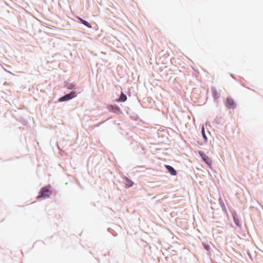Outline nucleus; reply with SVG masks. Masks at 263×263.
<instances>
[{
	"mask_svg": "<svg viewBox=\"0 0 263 263\" xmlns=\"http://www.w3.org/2000/svg\"><path fill=\"white\" fill-rule=\"evenodd\" d=\"M51 188V187L50 185H48L42 187L39 193V195L37 196V198L40 199L42 198H44L49 197L52 194Z\"/></svg>",
	"mask_w": 263,
	"mask_h": 263,
	"instance_id": "1",
	"label": "nucleus"
},
{
	"mask_svg": "<svg viewBox=\"0 0 263 263\" xmlns=\"http://www.w3.org/2000/svg\"><path fill=\"white\" fill-rule=\"evenodd\" d=\"M76 93L74 91H71L70 93L67 94L59 99V101L64 102L71 100L76 97Z\"/></svg>",
	"mask_w": 263,
	"mask_h": 263,
	"instance_id": "2",
	"label": "nucleus"
},
{
	"mask_svg": "<svg viewBox=\"0 0 263 263\" xmlns=\"http://www.w3.org/2000/svg\"><path fill=\"white\" fill-rule=\"evenodd\" d=\"M198 153L202 157L203 160L205 162V163H206L208 165V166L211 167L212 163V161L211 158L202 152L199 151Z\"/></svg>",
	"mask_w": 263,
	"mask_h": 263,
	"instance_id": "3",
	"label": "nucleus"
},
{
	"mask_svg": "<svg viewBox=\"0 0 263 263\" xmlns=\"http://www.w3.org/2000/svg\"><path fill=\"white\" fill-rule=\"evenodd\" d=\"M227 106L230 108H234L236 107V104L234 100L231 98H227Z\"/></svg>",
	"mask_w": 263,
	"mask_h": 263,
	"instance_id": "4",
	"label": "nucleus"
},
{
	"mask_svg": "<svg viewBox=\"0 0 263 263\" xmlns=\"http://www.w3.org/2000/svg\"><path fill=\"white\" fill-rule=\"evenodd\" d=\"M165 167L172 175L176 176L177 175L176 170L172 166L168 165H165Z\"/></svg>",
	"mask_w": 263,
	"mask_h": 263,
	"instance_id": "5",
	"label": "nucleus"
},
{
	"mask_svg": "<svg viewBox=\"0 0 263 263\" xmlns=\"http://www.w3.org/2000/svg\"><path fill=\"white\" fill-rule=\"evenodd\" d=\"M125 186L126 187H130L133 186V182L131 180H130L127 177H125Z\"/></svg>",
	"mask_w": 263,
	"mask_h": 263,
	"instance_id": "6",
	"label": "nucleus"
},
{
	"mask_svg": "<svg viewBox=\"0 0 263 263\" xmlns=\"http://www.w3.org/2000/svg\"><path fill=\"white\" fill-rule=\"evenodd\" d=\"M127 100V97L123 93H121L120 97L117 100V102H125Z\"/></svg>",
	"mask_w": 263,
	"mask_h": 263,
	"instance_id": "7",
	"label": "nucleus"
},
{
	"mask_svg": "<svg viewBox=\"0 0 263 263\" xmlns=\"http://www.w3.org/2000/svg\"><path fill=\"white\" fill-rule=\"evenodd\" d=\"M78 18L80 20L81 23H82L83 25H85L87 27L91 28V25L87 21L84 20L83 19L81 18V17H78Z\"/></svg>",
	"mask_w": 263,
	"mask_h": 263,
	"instance_id": "8",
	"label": "nucleus"
},
{
	"mask_svg": "<svg viewBox=\"0 0 263 263\" xmlns=\"http://www.w3.org/2000/svg\"><path fill=\"white\" fill-rule=\"evenodd\" d=\"M233 218H234V221L235 223L237 226H240L239 221L238 219L237 218L235 217V216H234Z\"/></svg>",
	"mask_w": 263,
	"mask_h": 263,
	"instance_id": "9",
	"label": "nucleus"
},
{
	"mask_svg": "<svg viewBox=\"0 0 263 263\" xmlns=\"http://www.w3.org/2000/svg\"><path fill=\"white\" fill-rule=\"evenodd\" d=\"M202 134L203 138L205 139V141H206L207 140V138H206V135L205 134L204 129L203 127H202Z\"/></svg>",
	"mask_w": 263,
	"mask_h": 263,
	"instance_id": "10",
	"label": "nucleus"
},
{
	"mask_svg": "<svg viewBox=\"0 0 263 263\" xmlns=\"http://www.w3.org/2000/svg\"><path fill=\"white\" fill-rule=\"evenodd\" d=\"M205 248L207 251H209L210 249V248L209 246H205Z\"/></svg>",
	"mask_w": 263,
	"mask_h": 263,
	"instance_id": "11",
	"label": "nucleus"
},
{
	"mask_svg": "<svg viewBox=\"0 0 263 263\" xmlns=\"http://www.w3.org/2000/svg\"><path fill=\"white\" fill-rule=\"evenodd\" d=\"M116 108L117 110H119V107H116Z\"/></svg>",
	"mask_w": 263,
	"mask_h": 263,
	"instance_id": "12",
	"label": "nucleus"
}]
</instances>
